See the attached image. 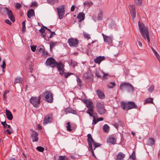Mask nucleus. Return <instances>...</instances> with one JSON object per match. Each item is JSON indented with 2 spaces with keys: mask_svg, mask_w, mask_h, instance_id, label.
<instances>
[{
  "mask_svg": "<svg viewBox=\"0 0 160 160\" xmlns=\"http://www.w3.org/2000/svg\"><path fill=\"white\" fill-rule=\"evenodd\" d=\"M6 132L9 135H10L12 132V129H7Z\"/></svg>",
  "mask_w": 160,
  "mask_h": 160,
  "instance_id": "obj_52",
  "label": "nucleus"
},
{
  "mask_svg": "<svg viewBox=\"0 0 160 160\" xmlns=\"http://www.w3.org/2000/svg\"><path fill=\"white\" fill-rule=\"evenodd\" d=\"M77 18H78L79 21L81 22L84 19L85 14L83 12H80L77 16Z\"/></svg>",
  "mask_w": 160,
  "mask_h": 160,
  "instance_id": "obj_23",
  "label": "nucleus"
},
{
  "mask_svg": "<svg viewBox=\"0 0 160 160\" xmlns=\"http://www.w3.org/2000/svg\"><path fill=\"white\" fill-rule=\"evenodd\" d=\"M68 42L71 47L77 48L78 46L79 41L77 38H70L68 39Z\"/></svg>",
  "mask_w": 160,
  "mask_h": 160,
  "instance_id": "obj_9",
  "label": "nucleus"
},
{
  "mask_svg": "<svg viewBox=\"0 0 160 160\" xmlns=\"http://www.w3.org/2000/svg\"><path fill=\"white\" fill-rule=\"evenodd\" d=\"M77 81L78 82V86L80 87H81L82 86V84H81V80L78 77H77Z\"/></svg>",
  "mask_w": 160,
  "mask_h": 160,
  "instance_id": "obj_46",
  "label": "nucleus"
},
{
  "mask_svg": "<svg viewBox=\"0 0 160 160\" xmlns=\"http://www.w3.org/2000/svg\"><path fill=\"white\" fill-rule=\"evenodd\" d=\"M83 35L84 37H85L88 39H89L91 38V37L90 36V35L89 34H88V33L85 32H83Z\"/></svg>",
  "mask_w": 160,
  "mask_h": 160,
  "instance_id": "obj_38",
  "label": "nucleus"
},
{
  "mask_svg": "<svg viewBox=\"0 0 160 160\" xmlns=\"http://www.w3.org/2000/svg\"><path fill=\"white\" fill-rule=\"evenodd\" d=\"M57 42H53L52 41H51L50 42V49L51 52H52V49L54 48V46L56 45Z\"/></svg>",
  "mask_w": 160,
  "mask_h": 160,
  "instance_id": "obj_33",
  "label": "nucleus"
},
{
  "mask_svg": "<svg viewBox=\"0 0 160 160\" xmlns=\"http://www.w3.org/2000/svg\"><path fill=\"white\" fill-rule=\"evenodd\" d=\"M2 64L1 66V67L4 70L6 67L5 60L3 61H2Z\"/></svg>",
  "mask_w": 160,
  "mask_h": 160,
  "instance_id": "obj_48",
  "label": "nucleus"
},
{
  "mask_svg": "<svg viewBox=\"0 0 160 160\" xmlns=\"http://www.w3.org/2000/svg\"><path fill=\"white\" fill-rule=\"evenodd\" d=\"M58 160H68V158L65 156H60L59 157Z\"/></svg>",
  "mask_w": 160,
  "mask_h": 160,
  "instance_id": "obj_39",
  "label": "nucleus"
},
{
  "mask_svg": "<svg viewBox=\"0 0 160 160\" xmlns=\"http://www.w3.org/2000/svg\"><path fill=\"white\" fill-rule=\"evenodd\" d=\"M125 155L121 152H119L116 156V160H124Z\"/></svg>",
  "mask_w": 160,
  "mask_h": 160,
  "instance_id": "obj_20",
  "label": "nucleus"
},
{
  "mask_svg": "<svg viewBox=\"0 0 160 160\" xmlns=\"http://www.w3.org/2000/svg\"><path fill=\"white\" fill-rule=\"evenodd\" d=\"M43 96L45 101L49 102H52L53 100V94L50 91L46 90L43 92Z\"/></svg>",
  "mask_w": 160,
  "mask_h": 160,
  "instance_id": "obj_6",
  "label": "nucleus"
},
{
  "mask_svg": "<svg viewBox=\"0 0 160 160\" xmlns=\"http://www.w3.org/2000/svg\"><path fill=\"white\" fill-rule=\"evenodd\" d=\"M130 158L131 159H132V160H134L135 159L136 156H135V153L134 151H133L132 153V154L130 156Z\"/></svg>",
  "mask_w": 160,
  "mask_h": 160,
  "instance_id": "obj_41",
  "label": "nucleus"
},
{
  "mask_svg": "<svg viewBox=\"0 0 160 160\" xmlns=\"http://www.w3.org/2000/svg\"><path fill=\"white\" fill-rule=\"evenodd\" d=\"M41 99V95L38 97H32L30 98V102L34 107L37 108L39 107L40 104Z\"/></svg>",
  "mask_w": 160,
  "mask_h": 160,
  "instance_id": "obj_8",
  "label": "nucleus"
},
{
  "mask_svg": "<svg viewBox=\"0 0 160 160\" xmlns=\"http://www.w3.org/2000/svg\"><path fill=\"white\" fill-rule=\"evenodd\" d=\"M104 41L108 44H110L112 43V37L111 36H107L105 35L104 34H102Z\"/></svg>",
  "mask_w": 160,
  "mask_h": 160,
  "instance_id": "obj_16",
  "label": "nucleus"
},
{
  "mask_svg": "<svg viewBox=\"0 0 160 160\" xmlns=\"http://www.w3.org/2000/svg\"><path fill=\"white\" fill-rule=\"evenodd\" d=\"M148 144L150 145H153L155 143V140L153 138H150L148 140Z\"/></svg>",
  "mask_w": 160,
  "mask_h": 160,
  "instance_id": "obj_32",
  "label": "nucleus"
},
{
  "mask_svg": "<svg viewBox=\"0 0 160 160\" xmlns=\"http://www.w3.org/2000/svg\"><path fill=\"white\" fill-rule=\"evenodd\" d=\"M105 59L106 58L104 56H99L97 57L94 59V62L95 63L99 64L102 61L105 60Z\"/></svg>",
  "mask_w": 160,
  "mask_h": 160,
  "instance_id": "obj_17",
  "label": "nucleus"
},
{
  "mask_svg": "<svg viewBox=\"0 0 160 160\" xmlns=\"http://www.w3.org/2000/svg\"><path fill=\"white\" fill-rule=\"evenodd\" d=\"M87 137V141L88 144L89 150L91 152L92 155L94 157H95L93 150H94L96 148L100 147L101 144L99 143L96 142L94 141L93 138L90 134H88Z\"/></svg>",
  "mask_w": 160,
  "mask_h": 160,
  "instance_id": "obj_1",
  "label": "nucleus"
},
{
  "mask_svg": "<svg viewBox=\"0 0 160 160\" xmlns=\"http://www.w3.org/2000/svg\"><path fill=\"white\" fill-rule=\"evenodd\" d=\"M133 21H134V18L136 16L135 6V5H130L128 6Z\"/></svg>",
  "mask_w": 160,
  "mask_h": 160,
  "instance_id": "obj_12",
  "label": "nucleus"
},
{
  "mask_svg": "<svg viewBox=\"0 0 160 160\" xmlns=\"http://www.w3.org/2000/svg\"><path fill=\"white\" fill-rule=\"evenodd\" d=\"M31 135L33 142L38 141V133L37 132L35 131H33Z\"/></svg>",
  "mask_w": 160,
  "mask_h": 160,
  "instance_id": "obj_18",
  "label": "nucleus"
},
{
  "mask_svg": "<svg viewBox=\"0 0 160 160\" xmlns=\"http://www.w3.org/2000/svg\"><path fill=\"white\" fill-rule=\"evenodd\" d=\"M103 74H104L103 76L102 77V79H104L106 78H107L109 76V75L108 74L105 73H103Z\"/></svg>",
  "mask_w": 160,
  "mask_h": 160,
  "instance_id": "obj_50",
  "label": "nucleus"
},
{
  "mask_svg": "<svg viewBox=\"0 0 160 160\" xmlns=\"http://www.w3.org/2000/svg\"><path fill=\"white\" fill-rule=\"evenodd\" d=\"M67 126L66 127L67 130L69 132L71 131L72 129L71 128V125H70V122H68L67 123Z\"/></svg>",
  "mask_w": 160,
  "mask_h": 160,
  "instance_id": "obj_36",
  "label": "nucleus"
},
{
  "mask_svg": "<svg viewBox=\"0 0 160 160\" xmlns=\"http://www.w3.org/2000/svg\"><path fill=\"white\" fill-rule=\"evenodd\" d=\"M154 88V86L153 85H151L149 87L148 91L149 92H151Z\"/></svg>",
  "mask_w": 160,
  "mask_h": 160,
  "instance_id": "obj_42",
  "label": "nucleus"
},
{
  "mask_svg": "<svg viewBox=\"0 0 160 160\" xmlns=\"http://www.w3.org/2000/svg\"><path fill=\"white\" fill-rule=\"evenodd\" d=\"M116 86V83L115 82H109L107 84V86L108 88H112Z\"/></svg>",
  "mask_w": 160,
  "mask_h": 160,
  "instance_id": "obj_29",
  "label": "nucleus"
},
{
  "mask_svg": "<svg viewBox=\"0 0 160 160\" xmlns=\"http://www.w3.org/2000/svg\"><path fill=\"white\" fill-rule=\"evenodd\" d=\"M58 70L60 72V74L62 76L64 73L65 69L64 65L60 62H57L56 66Z\"/></svg>",
  "mask_w": 160,
  "mask_h": 160,
  "instance_id": "obj_14",
  "label": "nucleus"
},
{
  "mask_svg": "<svg viewBox=\"0 0 160 160\" xmlns=\"http://www.w3.org/2000/svg\"><path fill=\"white\" fill-rule=\"evenodd\" d=\"M110 127L107 124H105L103 126V130L104 132L107 133H108Z\"/></svg>",
  "mask_w": 160,
  "mask_h": 160,
  "instance_id": "obj_26",
  "label": "nucleus"
},
{
  "mask_svg": "<svg viewBox=\"0 0 160 160\" xmlns=\"http://www.w3.org/2000/svg\"><path fill=\"white\" fill-rule=\"evenodd\" d=\"M21 6L22 5L20 3H17L15 5V7L17 9H19L21 7Z\"/></svg>",
  "mask_w": 160,
  "mask_h": 160,
  "instance_id": "obj_55",
  "label": "nucleus"
},
{
  "mask_svg": "<svg viewBox=\"0 0 160 160\" xmlns=\"http://www.w3.org/2000/svg\"><path fill=\"white\" fill-rule=\"evenodd\" d=\"M121 107L122 108L126 111L133 108H137V106L135 103L133 102H122L121 103Z\"/></svg>",
  "mask_w": 160,
  "mask_h": 160,
  "instance_id": "obj_3",
  "label": "nucleus"
},
{
  "mask_svg": "<svg viewBox=\"0 0 160 160\" xmlns=\"http://www.w3.org/2000/svg\"><path fill=\"white\" fill-rule=\"evenodd\" d=\"M138 45L140 47H142V43L140 41H138Z\"/></svg>",
  "mask_w": 160,
  "mask_h": 160,
  "instance_id": "obj_63",
  "label": "nucleus"
},
{
  "mask_svg": "<svg viewBox=\"0 0 160 160\" xmlns=\"http://www.w3.org/2000/svg\"><path fill=\"white\" fill-rule=\"evenodd\" d=\"M93 4V3L92 2L89 1H85L83 3V5L86 7L89 8Z\"/></svg>",
  "mask_w": 160,
  "mask_h": 160,
  "instance_id": "obj_27",
  "label": "nucleus"
},
{
  "mask_svg": "<svg viewBox=\"0 0 160 160\" xmlns=\"http://www.w3.org/2000/svg\"><path fill=\"white\" fill-rule=\"evenodd\" d=\"M136 3L138 5H140L142 4V0H136Z\"/></svg>",
  "mask_w": 160,
  "mask_h": 160,
  "instance_id": "obj_51",
  "label": "nucleus"
},
{
  "mask_svg": "<svg viewBox=\"0 0 160 160\" xmlns=\"http://www.w3.org/2000/svg\"><path fill=\"white\" fill-rule=\"evenodd\" d=\"M96 92L99 98L103 99L105 98V95L102 91L98 90L96 91Z\"/></svg>",
  "mask_w": 160,
  "mask_h": 160,
  "instance_id": "obj_21",
  "label": "nucleus"
},
{
  "mask_svg": "<svg viewBox=\"0 0 160 160\" xmlns=\"http://www.w3.org/2000/svg\"><path fill=\"white\" fill-rule=\"evenodd\" d=\"M71 62L70 64V65L73 68H74L75 66L77 65V62L76 61L72 60H71Z\"/></svg>",
  "mask_w": 160,
  "mask_h": 160,
  "instance_id": "obj_35",
  "label": "nucleus"
},
{
  "mask_svg": "<svg viewBox=\"0 0 160 160\" xmlns=\"http://www.w3.org/2000/svg\"><path fill=\"white\" fill-rule=\"evenodd\" d=\"M102 13L100 12L99 13L98 15V20H101L102 19Z\"/></svg>",
  "mask_w": 160,
  "mask_h": 160,
  "instance_id": "obj_43",
  "label": "nucleus"
},
{
  "mask_svg": "<svg viewBox=\"0 0 160 160\" xmlns=\"http://www.w3.org/2000/svg\"><path fill=\"white\" fill-rule=\"evenodd\" d=\"M39 31L42 33L43 34L44 33L45 31L44 28H41L39 30Z\"/></svg>",
  "mask_w": 160,
  "mask_h": 160,
  "instance_id": "obj_59",
  "label": "nucleus"
},
{
  "mask_svg": "<svg viewBox=\"0 0 160 160\" xmlns=\"http://www.w3.org/2000/svg\"><path fill=\"white\" fill-rule=\"evenodd\" d=\"M153 99L152 98H149L146 99L145 101V104L152 103L153 104Z\"/></svg>",
  "mask_w": 160,
  "mask_h": 160,
  "instance_id": "obj_30",
  "label": "nucleus"
},
{
  "mask_svg": "<svg viewBox=\"0 0 160 160\" xmlns=\"http://www.w3.org/2000/svg\"><path fill=\"white\" fill-rule=\"evenodd\" d=\"M154 53L155 55L157 57H159V54H158L157 51L155 50H154V51L153 52Z\"/></svg>",
  "mask_w": 160,
  "mask_h": 160,
  "instance_id": "obj_61",
  "label": "nucleus"
},
{
  "mask_svg": "<svg viewBox=\"0 0 160 160\" xmlns=\"http://www.w3.org/2000/svg\"><path fill=\"white\" fill-rule=\"evenodd\" d=\"M35 15L34 10L33 9H30L27 12L28 17L30 18L32 17Z\"/></svg>",
  "mask_w": 160,
  "mask_h": 160,
  "instance_id": "obj_25",
  "label": "nucleus"
},
{
  "mask_svg": "<svg viewBox=\"0 0 160 160\" xmlns=\"http://www.w3.org/2000/svg\"><path fill=\"white\" fill-rule=\"evenodd\" d=\"M37 150L38 151L43 152L44 151V148L42 147L38 146L37 147Z\"/></svg>",
  "mask_w": 160,
  "mask_h": 160,
  "instance_id": "obj_44",
  "label": "nucleus"
},
{
  "mask_svg": "<svg viewBox=\"0 0 160 160\" xmlns=\"http://www.w3.org/2000/svg\"><path fill=\"white\" fill-rule=\"evenodd\" d=\"M96 76L99 78H102V77L101 75H100V72H96L95 73Z\"/></svg>",
  "mask_w": 160,
  "mask_h": 160,
  "instance_id": "obj_53",
  "label": "nucleus"
},
{
  "mask_svg": "<svg viewBox=\"0 0 160 160\" xmlns=\"http://www.w3.org/2000/svg\"><path fill=\"white\" fill-rule=\"evenodd\" d=\"M84 102L86 104L87 107L88 108L87 111V113L89 114L90 116H92L94 108L92 102L88 99H87L84 100Z\"/></svg>",
  "mask_w": 160,
  "mask_h": 160,
  "instance_id": "obj_5",
  "label": "nucleus"
},
{
  "mask_svg": "<svg viewBox=\"0 0 160 160\" xmlns=\"http://www.w3.org/2000/svg\"><path fill=\"white\" fill-rule=\"evenodd\" d=\"M37 47V46L36 45L34 46H31V47L32 51L33 52H35L36 50V48Z\"/></svg>",
  "mask_w": 160,
  "mask_h": 160,
  "instance_id": "obj_54",
  "label": "nucleus"
},
{
  "mask_svg": "<svg viewBox=\"0 0 160 160\" xmlns=\"http://www.w3.org/2000/svg\"><path fill=\"white\" fill-rule=\"evenodd\" d=\"M75 7L74 5H72L71 8V11H74L75 10Z\"/></svg>",
  "mask_w": 160,
  "mask_h": 160,
  "instance_id": "obj_62",
  "label": "nucleus"
},
{
  "mask_svg": "<svg viewBox=\"0 0 160 160\" xmlns=\"http://www.w3.org/2000/svg\"><path fill=\"white\" fill-rule=\"evenodd\" d=\"M120 89L122 90L127 89L128 92H133L135 89L134 87L130 83L127 82H123L120 86Z\"/></svg>",
  "mask_w": 160,
  "mask_h": 160,
  "instance_id": "obj_4",
  "label": "nucleus"
},
{
  "mask_svg": "<svg viewBox=\"0 0 160 160\" xmlns=\"http://www.w3.org/2000/svg\"><path fill=\"white\" fill-rule=\"evenodd\" d=\"M1 123L2 125L4 128H7V125H8V124L6 123V121H5L4 122H1Z\"/></svg>",
  "mask_w": 160,
  "mask_h": 160,
  "instance_id": "obj_49",
  "label": "nucleus"
},
{
  "mask_svg": "<svg viewBox=\"0 0 160 160\" xmlns=\"http://www.w3.org/2000/svg\"><path fill=\"white\" fill-rule=\"evenodd\" d=\"M6 14H7L8 17L10 19V20L13 22L15 21V18L13 16V14L12 11L9 10L8 8V10L6 12Z\"/></svg>",
  "mask_w": 160,
  "mask_h": 160,
  "instance_id": "obj_19",
  "label": "nucleus"
},
{
  "mask_svg": "<svg viewBox=\"0 0 160 160\" xmlns=\"http://www.w3.org/2000/svg\"><path fill=\"white\" fill-rule=\"evenodd\" d=\"M23 80L20 77H18L15 78L14 83L15 84L17 83H22Z\"/></svg>",
  "mask_w": 160,
  "mask_h": 160,
  "instance_id": "obj_28",
  "label": "nucleus"
},
{
  "mask_svg": "<svg viewBox=\"0 0 160 160\" xmlns=\"http://www.w3.org/2000/svg\"><path fill=\"white\" fill-rule=\"evenodd\" d=\"M96 107L97 111L100 115H103L106 112L104 103L102 102H97Z\"/></svg>",
  "mask_w": 160,
  "mask_h": 160,
  "instance_id": "obj_7",
  "label": "nucleus"
},
{
  "mask_svg": "<svg viewBox=\"0 0 160 160\" xmlns=\"http://www.w3.org/2000/svg\"><path fill=\"white\" fill-rule=\"evenodd\" d=\"M57 62L52 57L48 58L45 62L47 66H49L52 68H55L56 67Z\"/></svg>",
  "mask_w": 160,
  "mask_h": 160,
  "instance_id": "obj_10",
  "label": "nucleus"
},
{
  "mask_svg": "<svg viewBox=\"0 0 160 160\" xmlns=\"http://www.w3.org/2000/svg\"><path fill=\"white\" fill-rule=\"evenodd\" d=\"M53 119V114L49 113L47 115L44 119L43 124H45L48 123H51Z\"/></svg>",
  "mask_w": 160,
  "mask_h": 160,
  "instance_id": "obj_15",
  "label": "nucleus"
},
{
  "mask_svg": "<svg viewBox=\"0 0 160 160\" xmlns=\"http://www.w3.org/2000/svg\"><path fill=\"white\" fill-rule=\"evenodd\" d=\"M72 74V73L70 72L65 73L64 72V73L63 75H64L65 77L66 78H67L69 76H70Z\"/></svg>",
  "mask_w": 160,
  "mask_h": 160,
  "instance_id": "obj_47",
  "label": "nucleus"
},
{
  "mask_svg": "<svg viewBox=\"0 0 160 160\" xmlns=\"http://www.w3.org/2000/svg\"><path fill=\"white\" fill-rule=\"evenodd\" d=\"M37 50L39 52H43L44 50V48L43 46H41L37 48Z\"/></svg>",
  "mask_w": 160,
  "mask_h": 160,
  "instance_id": "obj_40",
  "label": "nucleus"
},
{
  "mask_svg": "<svg viewBox=\"0 0 160 160\" xmlns=\"http://www.w3.org/2000/svg\"><path fill=\"white\" fill-rule=\"evenodd\" d=\"M138 25L140 30L141 34L142 39H147L148 43H150V39L148 34V29L146 28L144 24L142 23H140L139 22Z\"/></svg>",
  "mask_w": 160,
  "mask_h": 160,
  "instance_id": "obj_2",
  "label": "nucleus"
},
{
  "mask_svg": "<svg viewBox=\"0 0 160 160\" xmlns=\"http://www.w3.org/2000/svg\"><path fill=\"white\" fill-rule=\"evenodd\" d=\"M65 112L66 113H71L76 114L77 112L76 110L72 109L71 108L69 107L65 109Z\"/></svg>",
  "mask_w": 160,
  "mask_h": 160,
  "instance_id": "obj_24",
  "label": "nucleus"
},
{
  "mask_svg": "<svg viewBox=\"0 0 160 160\" xmlns=\"http://www.w3.org/2000/svg\"><path fill=\"white\" fill-rule=\"evenodd\" d=\"M8 10V8H2L0 9V12L2 15H4L6 13Z\"/></svg>",
  "mask_w": 160,
  "mask_h": 160,
  "instance_id": "obj_31",
  "label": "nucleus"
},
{
  "mask_svg": "<svg viewBox=\"0 0 160 160\" xmlns=\"http://www.w3.org/2000/svg\"><path fill=\"white\" fill-rule=\"evenodd\" d=\"M22 30L23 32H24L26 31L25 27H22Z\"/></svg>",
  "mask_w": 160,
  "mask_h": 160,
  "instance_id": "obj_64",
  "label": "nucleus"
},
{
  "mask_svg": "<svg viewBox=\"0 0 160 160\" xmlns=\"http://www.w3.org/2000/svg\"><path fill=\"white\" fill-rule=\"evenodd\" d=\"M65 5H62L57 8L59 18L60 19H62L63 17L65 12Z\"/></svg>",
  "mask_w": 160,
  "mask_h": 160,
  "instance_id": "obj_11",
  "label": "nucleus"
},
{
  "mask_svg": "<svg viewBox=\"0 0 160 160\" xmlns=\"http://www.w3.org/2000/svg\"><path fill=\"white\" fill-rule=\"evenodd\" d=\"M94 42H92V43H89L88 45V48H90L91 49L93 48V44Z\"/></svg>",
  "mask_w": 160,
  "mask_h": 160,
  "instance_id": "obj_56",
  "label": "nucleus"
},
{
  "mask_svg": "<svg viewBox=\"0 0 160 160\" xmlns=\"http://www.w3.org/2000/svg\"><path fill=\"white\" fill-rule=\"evenodd\" d=\"M48 55V53L47 51H44L43 52L42 57L43 58H46Z\"/></svg>",
  "mask_w": 160,
  "mask_h": 160,
  "instance_id": "obj_45",
  "label": "nucleus"
},
{
  "mask_svg": "<svg viewBox=\"0 0 160 160\" xmlns=\"http://www.w3.org/2000/svg\"><path fill=\"white\" fill-rule=\"evenodd\" d=\"M5 22L8 24L9 25H11L12 24V22L10 21L8 19H6L5 20Z\"/></svg>",
  "mask_w": 160,
  "mask_h": 160,
  "instance_id": "obj_57",
  "label": "nucleus"
},
{
  "mask_svg": "<svg viewBox=\"0 0 160 160\" xmlns=\"http://www.w3.org/2000/svg\"><path fill=\"white\" fill-rule=\"evenodd\" d=\"M38 3L37 2H33L32 3V6H37Z\"/></svg>",
  "mask_w": 160,
  "mask_h": 160,
  "instance_id": "obj_60",
  "label": "nucleus"
},
{
  "mask_svg": "<svg viewBox=\"0 0 160 160\" xmlns=\"http://www.w3.org/2000/svg\"><path fill=\"white\" fill-rule=\"evenodd\" d=\"M6 114L7 117L9 120H12L13 119V116L11 112L8 110H6Z\"/></svg>",
  "mask_w": 160,
  "mask_h": 160,
  "instance_id": "obj_22",
  "label": "nucleus"
},
{
  "mask_svg": "<svg viewBox=\"0 0 160 160\" xmlns=\"http://www.w3.org/2000/svg\"><path fill=\"white\" fill-rule=\"evenodd\" d=\"M8 92H7V91H6L5 92H4L3 93V98L4 99H5L7 98V97L6 96V94Z\"/></svg>",
  "mask_w": 160,
  "mask_h": 160,
  "instance_id": "obj_58",
  "label": "nucleus"
},
{
  "mask_svg": "<svg viewBox=\"0 0 160 160\" xmlns=\"http://www.w3.org/2000/svg\"><path fill=\"white\" fill-rule=\"evenodd\" d=\"M47 1L48 3L52 5H54L55 3H58L59 2L58 0H47Z\"/></svg>",
  "mask_w": 160,
  "mask_h": 160,
  "instance_id": "obj_34",
  "label": "nucleus"
},
{
  "mask_svg": "<svg viewBox=\"0 0 160 160\" xmlns=\"http://www.w3.org/2000/svg\"><path fill=\"white\" fill-rule=\"evenodd\" d=\"M116 136L115 135H110L107 138V142L109 144H115L116 142Z\"/></svg>",
  "mask_w": 160,
  "mask_h": 160,
  "instance_id": "obj_13",
  "label": "nucleus"
},
{
  "mask_svg": "<svg viewBox=\"0 0 160 160\" xmlns=\"http://www.w3.org/2000/svg\"><path fill=\"white\" fill-rule=\"evenodd\" d=\"M91 116L93 118L92 124L94 125L96 124L98 122V119H96L95 116L93 115V114H92V116Z\"/></svg>",
  "mask_w": 160,
  "mask_h": 160,
  "instance_id": "obj_37",
  "label": "nucleus"
}]
</instances>
